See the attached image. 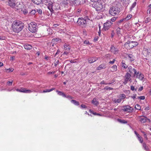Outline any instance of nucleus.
I'll list each match as a JSON object with an SVG mask.
<instances>
[{
  "instance_id": "42",
  "label": "nucleus",
  "mask_w": 151,
  "mask_h": 151,
  "mask_svg": "<svg viewBox=\"0 0 151 151\" xmlns=\"http://www.w3.org/2000/svg\"><path fill=\"white\" fill-rule=\"evenodd\" d=\"M137 98L140 100H144L145 99V97L144 96H138Z\"/></svg>"
},
{
  "instance_id": "62",
  "label": "nucleus",
  "mask_w": 151,
  "mask_h": 151,
  "mask_svg": "<svg viewBox=\"0 0 151 151\" xmlns=\"http://www.w3.org/2000/svg\"><path fill=\"white\" fill-rule=\"evenodd\" d=\"M134 133L136 135L137 137L139 135V134H138L137 133L136 131H134Z\"/></svg>"
},
{
  "instance_id": "57",
  "label": "nucleus",
  "mask_w": 151,
  "mask_h": 151,
  "mask_svg": "<svg viewBox=\"0 0 151 151\" xmlns=\"http://www.w3.org/2000/svg\"><path fill=\"white\" fill-rule=\"evenodd\" d=\"M81 108H86V105H84V104H81Z\"/></svg>"
},
{
  "instance_id": "14",
  "label": "nucleus",
  "mask_w": 151,
  "mask_h": 151,
  "mask_svg": "<svg viewBox=\"0 0 151 151\" xmlns=\"http://www.w3.org/2000/svg\"><path fill=\"white\" fill-rule=\"evenodd\" d=\"M103 8V5L101 3H97L96 6V9L97 11L101 10Z\"/></svg>"
},
{
  "instance_id": "55",
  "label": "nucleus",
  "mask_w": 151,
  "mask_h": 151,
  "mask_svg": "<svg viewBox=\"0 0 151 151\" xmlns=\"http://www.w3.org/2000/svg\"><path fill=\"white\" fill-rule=\"evenodd\" d=\"M143 86H142L139 88L138 91H141L143 89Z\"/></svg>"
},
{
  "instance_id": "46",
  "label": "nucleus",
  "mask_w": 151,
  "mask_h": 151,
  "mask_svg": "<svg viewBox=\"0 0 151 151\" xmlns=\"http://www.w3.org/2000/svg\"><path fill=\"white\" fill-rule=\"evenodd\" d=\"M104 89H106V90L109 89V90H112L113 89V88L110 87H109L108 86H106L105 87Z\"/></svg>"
},
{
  "instance_id": "38",
  "label": "nucleus",
  "mask_w": 151,
  "mask_h": 151,
  "mask_svg": "<svg viewBox=\"0 0 151 151\" xmlns=\"http://www.w3.org/2000/svg\"><path fill=\"white\" fill-rule=\"evenodd\" d=\"M132 17V15L131 14L128 15L127 17L125 18V20L127 19V20H129L131 19Z\"/></svg>"
},
{
  "instance_id": "12",
  "label": "nucleus",
  "mask_w": 151,
  "mask_h": 151,
  "mask_svg": "<svg viewBox=\"0 0 151 151\" xmlns=\"http://www.w3.org/2000/svg\"><path fill=\"white\" fill-rule=\"evenodd\" d=\"M127 45H128L129 47V49H131L137 46L138 44L135 42L130 41L127 43Z\"/></svg>"
},
{
  "instance_id": "28",
  "label": "nucleus",
  "mask_w": 151,
  "mask_h": 151,
  "mask_svg": "<svg viewBox=\"0 0 151 151\" xmlns=\"http://www.w3.org/2000/svg\"><path fill=\"white\" fill-rule=\"evenodd\" d=\"M71 102L76 106H78L79 104V102L75 100H71Z\"/></svg>"
},
{
  "instance_id": "16",
  "label": "nucleus",
  "mask_w": 151,
  "mask_h": 151,
  "mask_svg": "<svg viewBox=\"0 0 151 151\" xmlns=\"http://www.w3.org/2000/svg\"><path fill=\"white\" fill-rule=\"evenodd\" d=\"M98 59V58L95 57L89 58L88 59V62L92 63L96 61Z\"/></svg>"
},
{
  "instance_id": "13",
  "label": "nucleus",
  "mask_w": 151,
  "mask_h": 151,
  "mask_svg": "<svg viewBox=\"0 0 151 151\" xmlns=\"http://www.w3.org/2000/svg\"><path fill=\"white\" fill-rule=\"evenodd\" d=\"M128 70L131 74H133L134 76L136 74L137 71L136 69L133 68L131 66H129L128 68Z\"/></svg>"
},
{
  "instance_id": "35",
  "label": "nucleus",
  "mask_w": 151,
  "mask_h": 151,
  "mask_svg": "<svg viewBox=\"0 0 151 151\" xmlns=\"http://www.w3.org/2000/svg\"><path fill=\"white\" fill-rule=\"evenodd\" d=\"M138 140L140 142L142 143L143 140L142 138L139 135L137 137Z\"/></svg>"
},
{
  "instance_id": "4",
  "label": "nucleus",
  "mask_w": 151,
  "mask_h": 151,
  "mask_svg": "<svg viewBox=\"0 0 151 151\" xmlns=\"http://www.w3.org/2000/svg\"><path fill=\"white\" fill-rule=\"evenodd\" d=\"M120 9L116 6H112L110 9L109 12V14L112 16H114L119 14Z\"/></svg>"
},
{
  "instance_id": "32",
  "label": "nucleus",
  "mask_w": 151,
  "mask_h": 151,
  "mask_svg": "<svg viewBox=\"0 0 151 151\" xmlns=\"http://www.w3.org/2000/svg\"><path fill=\"white\" fill-rule=\"evenodd\" d=\"M122 100L120 98L119 99H114L113 101L115 103H119L122 101Z\"/></svg>"
},
{
  "instance_id": "30",
  "label": "nucleus",
  "mask_w": 151,
  "mask_h": 151,
  "mask_svg": "<svg viewBox=\"0 0 151 151\" xmlns=\"http://www.w3.org/2000/svg\"><path fill=\"white\" fill-rule=\"evenodd\" d=\"M105 67V65L104 64H102L99 65L97 68V69L98 70H101V69H103Z\"/></svg>"
},
{
  "instance_id": "40",
  "label": "nucleus",
  "mask_w": 151,
  "mask_h": 151,
  "mask_svg": "<svg viewBox=\"0 0 151 151\" xmlns=\"http://www.w3.org/2000/svg\"><path fill=\"white\" fill-rule=\"evenodd\" d=\"M141 132H142V134H143V135H144V137L145 138H146V139H147V134H146L144 132V131H141Z\"/></svg>"
},
{
  "instance_id": "26",
  "label": "nucleus",
  "mask_w": 151,
  "mask_h": 151,
  "mask_svg": "<svg viewBox=\"0 0 151 151\" xmlns=\"http://www.w3.org/2000/svg\"><path fill=\"white\" fill-rule=\"evenodd\" d=\"M56 92L58 93V94L60 96H62L64 97L66 96V95H65V94L62 91H59L58 90H57Z\"/></svg>"
},
{
  "instance_id": "17",
  "label": "nucleus",
  "mask_w": 151,
  "mask_h": 151,
  "mask_svg": "<svg viewBox=\"0 0 151 151\" xmlns=\"http://www.w3.org/2000/svg\"><path fill=\"white\" fill-rule=\"evenodd\" d=\"M110 50L111 52L114 54H116L118 52L119 50L118 49L112 45L111 47Z\"/></svg>"
},
{
  "instance_id": "51",
  "label": "nucleus",
  "mask_w": 151,
  "mask_h": 151,
  "mask_svg": "<svg viewBox=\"0 0 151 151\" xmlns=\"http://www.w3.org/2000/svg\"><path fill=\"white\" fill-rule=\"evenodd\" d=\"M12 82H13V81H8L7 83V84L9 86H11L12 85Z\"/></svg>"
},
{
  "instance_id": "43",
  "label": "nucleus",
  "mask_w": 151,
  "mask_h": 151,
  "mask_svg": "<svg viewBox=\"0 0 151 151\" xmlns=\"http://www.w3.org/2000/svg\"><path fill=\"white\" fill-rule=\"evenodd\" d=\"M131 90L132 91L135 90V91H137V89H135L134 87L133 86H131L130 87Z\"/></svg>"
},
{
  "instance_id": "39",
  "label": "nucleus",
  "mask_w": 151,
  "mask_h": 151,
  "mask_svg": "<svg viewBox=\"0 0 151 151\" xmlns=\"http://www.w3.org/2000/svg\"><path fill=\"white\" fill-rule=\"evenodd\" d=\"M135 108L137 110H139L141 109L140 106H139V105L138 104H136L135 105Z\"/></svg>"
},
{
  "instance_id": "44",
  "label": "nucleus",
  "mask_w": 151,
  "mask_h": 151,
  "mask_svg": "<svg viewBox=\"0 0 151 151\" xmlns=\"http://www.w3.org/2000/svg\"><path fill=\"white\" fill-rule=\"evenodd\" d=\"M117 18V17H113L110 20L111 21L114 22L116 20Z\"/></svg>"
},
{
  "instance_id": "19",
  "label": "nucleus",
  "mask_w": 151,
  "mask_h": 151,
  "mask_svg": "<svg viewBox=\"0 0 151 151\" xmlns=\"http://www.w3.org/2000/svg\"><path fill=\"white\" fill-rule=\"evenodd\" d=\"M64 49L67 51H69L70 47L69 45L67 43H65L64 45Z\"/></svg>"
},
{
  "instance_id": "8",
  "label": "nucleus",
  "mask_w": 151,
  "mask_h": 151,
  "mask_svg": "<svg viewBox=\"0 0 151 151\" xmlns=\"http://www.w3.org/2000/svg\"><path fill=\"white\" fill-rule=\"evenodd\" d=\"M48 9L51 12L53 11V9L56 10H58L59 8V6L57 3L53 4L52 6H49L48 7Z\"/></svg>"
},
{
  "instance_id": "6",
  "label": "nucleus",
  "mask_w": 151,
  "mask_h": 151,
  "mask_svg": "<svg viewBox=\"0 0 151 151\" xmlns=\"http://www.w3.org/2000/svg\"><path fill=\"white\" fill-rule=\"evenodd\" d=\"M16 90L17 91L27 93H30L33 91L36 92V91L35 90H30L26 89L25 88H21L20 89H16Z\"/></svg>"
},
{
  "instance_id": "33",
  "label": "nucleus",
  "mask_w": 151,
  "mask_h": 151,
  "mask_svg": "<svg viewBox=\"0 0 151 151\" xmlns=\"http://www.w3.org/2000/svg\"><path fill=\"white\" fill-rule=\"evenodd\" d=\"M136 2H134L132 5L131 7L130 8V11H131L133 9V8L136 6Z\"/></svg>"
},
{
  "instance_id": "45",
  "label": "nucleus",
  "mask_w": 151,
  "mask_h": 151,
  "mask_svg": "<svg viewBox=\"0 0 151 151\" xmlns=\"http://www.w3.org/2000/svg\"><path fill=\"white\" fill-rule=\"evenodd\" d=\"M64 97L65 98H68V99H73V97L70 95H67V96H66H66L65 97Z\"/></svg>"
},
{
  "instance_id": "47",
  "label": "nucleus",
  "mask_w": 151,
  "mask_h": 151,
  "mask_svg": "<svg viewBox=\"0 0 151 151\" xmlns=\"http://www.w3.org/2000/svg\"><path fill=\"white\" fill-rule=\"evenodd\" d=\"M100 84H105V85H107L109 84H111V83H106L104 81H102L100 83Z\"/></svg>"
},
{
  "instance_id": "10",
  "label": "nucleus",
  "mask_w": 151,
  "mask_h": 151,
  "mask_svg": "<svg viewBox=\"0 0 151 151\" xmlns=\"http://www.w3.org/2000/svg\"><path fill=\"white\" fill-rule=\"evenodd\" d=\"M130 77L131 75L129 73H127L124 76V78L123 82V83L124 84H126L129 81H130Z\"/></svg>"
},
{
  "instance_id": "7",
  "label": "nucleus",
  "mask_w": 151,
  "mask_h": 151,
  "mask_svg": "<svg viewBox=\"0 0 151 151\" xmlns=\"http://www.w3.org/2000/svg\"><path fill=\"white\" fill-rule=\"evenodd\" d=\"M112 24V23L110 20H107L106 22L104 24V29L105 30H108L111 27Z\"/></svg>"
},
{
  "instance_id": "31",
  "label": "nucleus",
  "mask_w": 151,
  "mask_h": 151,
  "mask_svg": "<svg viewBox=\"0 0 151 151\" xmlns=\"http://www.w3.org/2000/svg\"><path fill=\"white\" fill-rule=\"evenodd\" d=\"M111 68L112 69V70H111L112 72L115 71L117 70V67L116 65H114L112 66Z\"/></svg>"
},
{
  "instance_id": "37",
  "label": "nucleus",
  "mask_w": 151,
  "mask_h": 151,
  "mask_svg": "<svg viewBox=\"0 0 151 151\" xmlns=\"http://www.w3.org/2000/svg\"><path fill=\"white\" fill-rule=\"evenodd\" d=\"M37 11L35 10H32L30 12V14L31 15H33L35 14L36 13Z\"/></svg>"
},
{
  "instance_id": "15",
  "label": "nucleus",
  "mask_w": 151,
  "mask_h": 151,
  "mask_svg": "<svg viewBox=\"0 0 151 151\" xmlns=\"http://www.w3.org/2000/svg\"><path fill=\"white\" fill-rule=\"evenodd\" d=\"M131 108V107L127 105L124 106L122 109V110L124 111H127L128 112H130L132 111Z\"/></svg>"
},
{
  "instance_id": "27",
  "label": "nucleus",
  "mask_w": 151,
  "mask_h": 151,
  "mask_svg": "<svg viewBox=\"0 0 151 151\" xmlns=\"http://www.w3.org/2000/svg\"><path fill=\"white\" fill-rule=\"evenodd\" d=\"M92 103L94 105L97 106L99 104V102L95 98L93 99L91 101Z\"/></svg>"
},
{
  "instance_id": "11",
  "label": "nucleus",
  "mask_w": 151,
  "mask_h": 151,
  "mask_svg": "<svg viewBox=\"0 0 151 151\" xmlns=\"http://www.w3.org/2000/svg\"><path fill=\"white\" fill-rule=\"evenodd\" d=\"M134 76H135L137 78H138L140 81H143L144 78V76L143 74L142 73H139V72H138L136 73L135 75H134Z\"/></svg>"
},
{
  "instance_id": "3",
  "label": "nucleus",
  "mask_w": 151,
  "mask_h": 151,
  "mask_svg": "<svg viewBox=\"0 0 151 151\" xmlns=\"http://www.w3.org/2000/svg\"><path fill=\"white\" fill-rule=\"evenodd\" d=\"M90 20L88 17H86L85 19L83 18H78L77 22L78 24L82 27H85L86 25V22Z\"/></svg>"
},
{
  "instance_id": "36",
  "label": "nucleus",
  "mask_w": 151,
  "mask_h": 151,
  "mask_svg": "<svg viewBox=\"0 0 151 151\" xmlns=\"http://www.w3.org/2000/svg\"><path fill=\"white\" fill-rule=\"evenodd\" d=\"M119 97L122 100L124 99L126 97V95L124 94H121L120 95Z\"/></svg>"
},
{
  "instance_id": "60",
  "label": "nucleus",
  "mask_w": 151,
  "mask_h": 151,
  "mask_svg": "<svg viewBox=\"0 0 151 151\" xmlns=\"http://www.w3.org/2000/svg\"><path fill=\"white\" fill-rule=\"evenodd\" d=\"M84 43L85 44L87 45L89 43V41H88L85 40L84 42Z\"/></svg>"
},
{
  "instance_id": "25",
  "label": "nucleus",
  "mask_w": 151,
  "mask_h": 151,
  "mask_svg": "<svg viewBox=\"0 0 151 151\" xmlns=\"http://www.w3.org/2000/svg\"><path fill=\"white\" fill-rule=\"evenodd\" d=\"M32 2L37 5L40 4L42 2V0H32Z\"/></svg>"
},
{
  "instance_id": "24",
  "label": "nucleus",
  "mask_w": 151,
  "mask_h": 151,
  "mask_svg": "<svg viewBox=\"0 0 151 151\" xmlns=\"http://www.w3.org/2000/svg\"><path fill=\"white\" fill-rule=\"evenodd\" d=\"M143 147L145 150L146 151H149V148L145 143H143L142 144Z\"/></svg>"
},
{
  "instance_id": "52",
  "label": "nucleus",
  "mask_w": 151,
  "mask_h": 151,
  "mask_svg": "<svg viewBox=\"0 0 151 151\" xmlns=\"http://www.w3.org/2000/svg\"><path fill=\"white\" fill-rule=\"evenodd\" d=\"M59 63V60H57V61H55V62L54 63V65L55 66H56Z\"/></svg>"
},
{
  "instance_id": "20",
  "label": "nucleus",
  "mask_w": 151,
  "mask_h": 151,
  "mask_svg": "<svg viewBox=\"0 0 151 151\" xmlns=\"http://www.w3.org/2000/svg\"><path fill=\"white\" fill-rule=\"evenodd\" d=\"M24 47L25 49L29 50L32 49V47L29 44H25L24 45Z\"/></svg>"
},
{
  "instance_id": "61",
  "label": "nucleus",
  "mask_w": 151,
  "mask_h": 151,
  "mask_svg": "<svg viewBox=\"0 0 151 151\" xmlns=\"http://www.w3.org/2000/svg\"><path fill=\"white\" fill-rule=\"evenodd\" d=\"M114 34H115L114 32V31H113L112 32L111 34L112 37L114 36Z\"/></svg>"
},
{
  "instance_id": "59",
  "label": "nucleus",
  "mask_w": 151,
  "mask_h": 151,
  "mask_svg": "<svg viewBox=\"0 0 151 151\" xmlns=\"http://www.w3.org/2000/svg\"><path fill=\"white\" fill-rule=\"evenodd\" d=\"M55 73V71H53L52 72H48L47 73L48 74H54Z\"/></svg>"
},
{
  "instance_id": "58",
  "label": "nucleus",
  "mask_w": 151,
  "mask_h": 151,
  "mask_svg": "<svg viewBox=\"0 0 151 151\" xmlns=\"http://www.w3.org/2000/svg\"><path fill=\"white\" fill-rule=\"evenodd\" d=\"M89 111H90V112H91V113H92L93 114H94V115H97V113H96V112H94H94H93V111H91V110H89Z\"/></svg>"
},
{
  "instance_id": "54",
  "label": "nucleus",
  "mask_w": 151,
  "mask_h": 151,
  "mask_svg": "<svg viewBox=\"0 0 151 151\" xmlns=\"http://www.w3.org/2000/svg\"><path fill=\"white\" fill-rule=\"evenodd\" d=\"M99 38V37L98 36L95 37L94 39V42H96V41H97L98 40Z\"/></svg>"
},
{
  "instance_id": "18",
  "label": "nucleus",
  "mask_w": 151,
  "mask_h": 151,
  "mask_svg": "<svg viewBox=\"0 0 151 151\" xmlns=\"http://www.w3.org/2000/svg\"><path fill=\"white\" fill-rule=\"evenodd\" d=\"M75 3L78 4H83L86 2V0H76Z\"/></svg>"
},
{
  "instance_id": "22",
  "label": "nucleus",
  "mask_w": 151,
  "mask_h": 151,
  "mask_svg": "<svg viewBox=\"0 0 151 151\" xmlns=\"http://www.w3.org/2000/svg\"><path fill=\"white\" fill-rule=\"evenodd\" d=\"M128 59L130 61H133L134 60L135 57L132 54H129L128 55Z\"/></svg>"
},
{
  "instance_id": "56",
  "label": "nucleus",
  "mask_w": 151,
  "mask_h": 151,
  "mask_svg": "<svg viewBox=\"0 0 151 151\" xmlns=\"http://www.w3.org/2000/svg\"><path fill=\"white\" fill-rule=\"evenodd\" d=\"M115 61V59H114L112 61H110L109 63L110 64H113L114 63Z\"/></svg>"
},
{
  "instance_id": "50",
  "label": "nucleus",
  "mask_w": 151,
  "mask_h": 151,
  "mask_svg": "<svg viewBox=\"0 0 151 151\" xmlns=\"http://www.w3.org/2000/svg\"><path fill=\"white\" fill-rule=\"evenodd\" d=\"M120 30H121V29L119 27H118L117 28L116 30V31L117 32V33L118 34H120V33H121Z\"/></svg>"
},
{
  "instance_id": "64",
  "label": "nucleus",
  "mask_w": 151,
  "mask_h": 151,
  "mask_svg": "<svg viewBox=\"0 0 151 151\" xmlns=\"http://www.w3.org/2000/svg\"><path fill=\"white\" fill-rule=\"evenodd\" d=\"M151 10L150 9H149L147 10V13L150 14V13Z\"/></svg>"
},
{
  "instance_id": "29",
  "label": "nucleus",
  "mask_w": 151,
  "mask_h": 151,
  "mask_svg": "<svg viewBox=\"0 0 151 151\" xmlns=\"http://www.w3.org/2000/svg\"><path fill=\"white\" fill-rule=\"evenodd\" d=\"M117 121L119 122L122 123V124H126L127 123V122L124 120L121 119H117Z\"/></svg>"
},
{
  "instance_id": "21",
  "label": "nucleus",
  "mask_w": 151,
  "mask_h": 151,
  "mask_svg": "<svg viewBox=\"0 0 151 151\" xmlns=\"http://www.w3.org/2000/svg\"><path fill=\"white\" fill-rule=\"evenodd\" d=\"M61 4L64 6L67 5L69 3V0H61Z\"/></svg>"
},
{
  "instance_id": "34",
  "label": "nucleus",
  "mask_w": 151,
  "mask_h": 151,
  "mask_svg": "<svg viewBox=\"0 0 151 151\" xmlns=\"http://www.w3.org/2000/svg\"><path fill=\"white\" fill-rule=\"evenodd\" d=\"M54 89V88H52L50 89H46L45 90H44L43 91V93H46V92H50L52 91H53V90Z\"/></svg>"
},
{
  "instance_id": "49",
  "label": "nucleus",
  "mask_w": 151,
  "mask_h": 151,
  "mask_svg": "<svg viewBox=\"0 0 151 151\" xmlns=\"http://www.w3.org/2000/svg\"><path fill=\"white\" fill-rule=\"evenodd\" d=\"M37 11L38 13L40 14H41L42 13V10L41 9H37Z\"/></svg>"
},
{
  "instance_id": "41",
  "label": "nucleus",
  "mask_w": 151,
  "mask_h": 151,
  "mask_svg": "<svg viewBox=\"0 0 151 151\" xmlns=\"http://www.w3.org/2000/svg\"><path fill=\"white\" fill-rule=\"evenodd\" d=\"M122 67L125 68H126L128 67V66L126 65L125 63L122 62Z\"/></svg>"
},
{
  "instance_id": "53",
  "label": "nucleus",
  "mask_w": 151,
  "mask_h": 151,
  "mask_svg": "<svg viewBox=\"0 0 151 151\" xmlns=\"http://www.w3.org/2000/svg\"><path fill=\"white\" fill-rule=\"evenodd\" d=\"M22 11L23 12L24 14H25L28 13L27 11L25 9H24Z\"/></svg>"
},
{
  "instance_id": "2",
  "label": "nucleus",
  "mask_w": 151,
  "mask_h": 151,
  "mask_svg": "<svg viewBox=\"0 0 151 151\" xmlns=\"http://www.w3.org/2000/svg\"><path fill=\"white\" fill-rule=\"evenodd\" d=\"M8 5L12 8H14L17 10L21 8V5L19 2L17 0H8Z\"/></svg>"
},
{
  "instance_id": "5",
  "label": "nucleus",
  "mask_w": 151,
  "mask_h": 151,
  "mask_svg": "<svg viewBox=\"0 0 151 151\" xmlns=\"http://www.w3.org/2000/svg\"><path fill=\"white\" fill-rule=\"evenodd\" d=\"M29 30L32 33H35L37 30V23L34 22H31L29 24Z\"/></svg>"
},
{
  "instance_id": "1",
  "label": "nucleus",
  "mask_w": 151,
  "mask_h": 151,
  "mask_svg": "<svg viewBox=\"0 0 151 151\" xmlns=\"http://www.w3.org/2000/svg\"><path fill=\"white\" fill-rule=\"evenodd\" d=\"M23 24L19 21H15L12 24V30L16 33L19 32L23 29Z\"/></svg>"
},
{
  "instance_id": "48",
  "label": "nucleus",
  "mask_w": 151,
  "mask_h": 151,
  "mask_svg": "<svg viewBox=\"0 0 151 151\" xmlns=\"http://www.w3.org/2000/svg\"><path fill=\"white\" fill-rule=\"evenodd\" d=\"M137 96V94H134L132 96H131L130 97L133 99L134 100L136 98V97Z\"/></svg>"
},
{
  "instance_id": "63",
  "label": "nucleus",
  "mask_w": 151,
  "mask_h": 151,
  "mask_svg": "<svg viewBox=\"0 0 151 151\" xmlns=\"http://www.w3.org/2000/svg\"><path fill=\"white\" fill-rule=\"evenodd\" d=\"M125 20V18H124L123 19H121L120 20H119V22L120 23L121 22H123L124 20Z\"/></svg>"
},
{
  "instance_id": "9",
  "label": "nucleus",
  "mask_w": 151,
  "mask_h": 151,
  "mask_svg": "<svg viewBox=\"0 0 151 151\" xmlns=\"http://www.w3.org/2000/svg\"><path fill=\"white\" fill-rule=\"evenodd\" d=\"M137 120L142 123H144L146 122L147 120H150V119L144 116H139L137 117Z\"/></svg>"
},
{
  "instance_id": "23",
  "label": "nucleus",
  "mask_w": 151,
  "mask_h": 151,
  "mask_svg": "<svg viewBox=\"0 0 151 151\" xmlns=\"http://www.w3.org/2000/svg\"><path fill=\"white\" fill-rule=\"evenodd\" d=\"M52 42L54 44L56 43V42H60L61 41V40L59 38H54L52 39Z\"/></svg>"
}]
</instances>
